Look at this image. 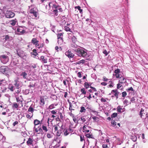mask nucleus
I'll return each instance as SVG.
<instances>
[{"instance_id":"f257e3e1","label":"nucleus","mask_w":148,"mask_h":148,"mask_svg":"<svg viewBox=\"0 0 148 148\" xmlns=\"http://www.w3.org/2000/svg\"><path fill=\"white\" fill-rule=\"evenodd\" d=\"M86 50L83 48H78L77 49L74 50L77 53V54L79 56H82L86 57L87 53L86 52Z\"/></svg>"},{"instance_id":"f03ea898","label":"nucleus","mask_w":148,"mask_h":148,"mask_svg":"<svg viewBox=\"0 0 148 148\" xmlns=\"http://www.w3.org/2000/svg\"><path fill=\"white\" fill-rule=\"evenodd\" d=\"M0 59L1 62L4 64L6 63L9 60L8 57L5 55L0 56Z\"/></svg>"},{"instance_id":"7ed1b4c3","label":"nucleus","mask_w":148,"mask_h":148,"mask_svg":"<svg viewBox=\"0 0 148 148\" xmlns=\"http://www.w3.org/2000/svg\"><path fill=\"white\" fill-rule=\"evenodd\" d=\"M5 16L7 18H12L15 16V14L11 11L7 10L5 14Z\"/></svg>"},{"instance_id":"20e7f679","label":"nucleus","mask_w":148,"mask_h":148,"mask_svg":"<svg viewBox=\"0 0 148 148\" xmlns=\"http://www.w3.org/2000/svg\"><path fill=\"white\" fill-rule=\"evenodd\" d=\"M8 68H7L5 66H1L0 67V72L2 73H8Z\"/></svg>"},{"instance_id":"39448f33","label":"nucleus","mask_w":148,"mask_h":148,"mask_svg":"<svg viewBox=\"0 0 148 148\" xmlns=\"http://www.w3.org/2000/svg\"><path fill=\"white\" fill-rule=\"evenodd\" d=\"M65 54L69 58H73L74 56L73 54L72 53L71 51L69 50H68L67 51H66Z\"/></svg>"},{"instance_id":"423d86ee","label":"nucleus","mask_w":148,"mask_h":148,"mask_svg":"<svg viewBox=\"0 0 148 148\" xmlns=\"http://www.w3.org/2000/svg\"><path fill=\"white\" fill-rule=\"evenodd\" d=\"M90 128V127H87L86 125H84L83 127V131L84 132H85V134L88 133L90 132L89 129Z\"/></svg>"},{"instance_id":"0eeeda50","label":"nucleus","mask_w":148,"mask_h":148,"mask_svg":"<svg viewBox=\"0 0 148 148\" xmlns=\"http://www.w3.org/2000/svg\"><path fill=\"white\" fill-rule=\"evenodd\" d=\"M32 43L35 45L36 47L39 46V44L38 43V41L35 38H33L32 39L31 41Z\"/></svg>"},{"instance_id":"6e6552de","label":"nucleus","mask_w":148,"mask_h":148,"mask_svg":"<svg viewBox=\"0 0 148 148\" xmlns=\"http://www.w3.org/2000/svg\"><path fill=\"white\" fill-rule=\"evenodd\" d=\"M37 57L38 58H38L40 60H41L42 62H43L44 63H47V58H45V57L44 56H41L40 58H39L38 56H37Z\"/></svg>"},{"instance_id":"1a4fd4ad","label":"nucleus","mask_w":148,"mask_h":148,"mask_svg":"<svg viewBox=\"0 0 148 148\" xmlns=\"http://www.w3.org/2000/svg\"><path fill=\"white\" fill-rule=\"evenodd\" d=\"M14 82V85L17 89L21 87V86L20 84V82L17 80H15Z\"/></svg>"},{"instance_id":"9d476101","label":"nucleus","mask_w":148,"mask_h":148,"mask_svg":"<svg viewBox=\"0 0 148 148\" xmlns=\"http://www.w3.org/2000/svg\"><path fill=\"white\" fill-rule=\"evenodd\" d=\"M42 121H40L38 120L37 119H36L34 120V124L35 125V126L34 127V129L35 128V126H36V125H38L39 124H41V122Z\"/></svg>"},{"instance_id":"9b49d317","label":"nucleus","mask_w":148,"mask_h":148,"mask_svg":"<svg viewBox=\"0 0 148 148\" xmlns=\"http://www.w3.org/2000/svg\"><path fill=\"white\" fill-rule=\"evenodd\" d=\"M20 76H22L24 79H26L27 77V73L25 72H22L20 74Z\"/></svg>"},{"instance_id":"f8f14e48","label":"nucleus","mask_w":148,"mask_h":148,"mask_svg":"<svg viewBox=\"0 0 148 148\" xmlns=\"http://www.w3.org/2000/svg\"><path fill=\"white\" fill-rule=\"evenodd\" d=\"M120 78V80H119V82L120 83L123 84L126 82V79L123 77H121Z\"/></svg>"},{"instance_id":"ddd939ff","label":"nucleus","mask_w":148,"mask_h":148,"mask_svg":"<svg viewBox=\"0 0 148 148\" xmlns=\"http://www.w3.org/2000/svg\"><path fill=\"white\" fill-rule=\"evenodd\" d=\"M33 52H31V54L32 56H34V57H36L38 55V53L36 52V50L35 49H34L33 50Z\"/></svg>"},{"instance_id":"4468645a","label":"nucleus","mask_w":148,"mask_h":148,"mask_svg":"<svg viewBox=\"0 0 148 148\" xmlns=\"http://www.w3.org/2000/svg\"><path fill=\"white\" fill-rule=\"evenodd\" d=\"M17 54L20 57H22L23 56V52L20 50L17 51Z\"/></svg>"},{"instance_id":"2eb2a0df","label":"nucleus","mask_w":148,"mask_h":148,"mask_svg":"<svg viewBox=\"0 0 148 148\" xmlns=\"http://www.w3.org/2000/svg\"><path fill=\"white\" fill-rule=\"evenodd\" d=\"M33 141L32 139L31 138H29L27 141V143L28 145H31L32 144Z\"/></svg>"},{"instance_id":"dca6fc26","label":"nucleus","mask_w":148,"mask_h":148,"mask_svg":"<svg viewBox=\"0 0 148 148\" xmlns=\"http://www.w3.org/2000/svg\"><path fill=\"white\" fill-rule=\"evenodd\" d=\"M17 31L18 32H19L21 34H23L25 32V31L24 30L22 29V28L21 27H19L17 29Z\"/></svg>"},{"instance_id":"f3484780","label":"nucleus","mask_w":148,"mask_h":148,"mask_svg":"<svg viewBox=\"0 0 148 148\" xmlns=\"http://www.w3.org/2000/svg\"><path fill=\"white\" fill-rule=\"evenodd\" d=\"M144 110L142 108L141 109L140 111V112L139 115L140 116V117L141 118H143V116H144V114H145V113H144Z\"/></svg>"},{"instance_id":"a211bd4d","label":"nucleus","mask_w":148,"mask_h":148,"mask_svg":"<svg viewBox=\"0 0 148 148\" xmlns=\"http://www.w3.org/2000/svg\"><path fill=\"white\" fill-rule=\"evenodd\" d=\"M4 38L5 40L9 41L12 40V37L9 36L8 35H6L5 36V38Z\"/></svg>"},{"instance_id":"6ab92c4d","label":"nucleus","mask_w":148,"mask_h":148,"mask_svg":"<svg viewBox=\"0 0 148 148\" xmlns=\"http://www.w3.org/2000/svg\"><path fill=\"white\" fill-rule=\"evenodd\" d=\"M68 103L69 104V109L70 110H74V109H73V105L72 103L70 102L69 100H68Z\"/></svg>"},{"instance_id":"aec40b11","label":"nucleus","mask_w":148,"mask_h":148,"mask_svg":"<svg viewBox=\"0 0 148 148\" xmlns=\"http://www.w3.org/2000/svg\"><path fill=\"white\" fill-rule=\"evenodd\" d=\"M0 138H1V142L3 143L5 141V137L3 136L1 134H0Z\"/></svg>"},{"instance_id":"412c9836","label":"nucleus","mask_w":148,"mask_h":148,"mask_svg":"<svg viewBox=\"0 0 148 148\" xmlns=\"http://www.w3.org/2000/svg\"><path fill=\"white\" fill-rule=\"evenodd\" d=\"M76 42H72L71 43V47H72L76 48L78 46L76 44Z\"/></svg>"},{"instance_id":"4be33fe9","label":"nucleus","mask_w":148,"mask_h":148,"mask_svg":"<svg viewBox=\"0 0 148 148\" xmlns=\"http://www.w3.org/2000/svg\"><path fill=\"white\" fill-rule=\"evenodd\" d=\"M58 42L59 44L61 45L63 42V38H58Z\"/></svg>"},{"instance_id":"5701e85b","label":"nucleus","mask_w":148,"mask_h":148,"mask_svg":"<svg viewBox=\"0 0 148 148\" xmlns=\"http://www.w3.org/2000/svg\"><path fill=\"white\" fill-rule=\"evenodd\" d=\"M86 136L88 138H92V134H91L90 132L89 133H86Z\"/></svg>"},{"instance_id":"b1692460","label":"nucleus","mask_w":148,"mask_h":148,"mask_svg":"<svg viewBox=\"0 0 148 148\" xmlns=\"http://www.w3.org/2000/svg\"><path fill=\"white\" fill-rule=\"evenodd\" d=\"M16 22V20L15 19L12 20L10 21V23L12 26H14L15 25Z\"/></svg>"},{"instance_id":"393cba45","label":"nucleus","mask_w":148,"mask_h":148,"mask_svg":"<svg viewBox=\"0 0 148 148\" xmlns=\"http://www.w3.org/2000/svg\"><path fill=\"white\" fill-rule=\"evenodd\" d=\"M111 125L113 127H115L116 125V123L114 120L112 119L111 120Z\"/></svg>"},{"instance_id":"a878e982","label":"nucleus","mask_w":148,"mask_h":148,"mask_svg":"<svg viewBox=\"0 0 148 148\" xmlns=\"http://www.w3.org/2000/svg\"><path fill=\"white\" fill-rule=\"evenodd\" d=\"M62 130H58V131L56 132V135L58 136H60L61 135V134L62 133Z\"/></svg>"},{"instance_id":"bb28decb","label":"nucleus","mask_w":148,"mask_h":148,"mask_svg":"<svg viewBox=\"0 0 148 148\" xmlns=\"http://www.w3.org/2000/svg\"><path fill=\"white\" fill-rule=\"evenodd\" d=\"M40 104L42 106H43L45 104L44 99L42 98H40Z\"/></svg>"},{"instance_id":"cd10ccee","label":"nucleus","mask_w":148,"mask_h":148,"mask_svg":"<svg viewBox=\"0 0 148 148\" xmlns=\"http://www.w3.org/2000/svg\"><path fill=\"white\" fill-rule=\"evenodd\" d=\"M86 110L85 109L84 107L83 106H82L81 107V109L80 110V112H86Z\"/></svg>"},{"instance_id":"c85d7f7f","label":"nucleus","mask_w":148,"mask_h":148,"mask_svg":"<svg viewBox=\"0 0 148 148\" xmlns=\"http://www.w3.org/2000/svg\"><path fill=\"white\" fill-rule=\"evenodd\" d=\"M84 86L86 89H87L89 87L90 85L88 83L85 82L84 84Z\"/></svg>"},{"instance_id":"c756f323","label":"nucleus","mask_w":148,"mask_h":148,"mask_svg":"<svg viewBox=\"0 0 148 148\" xmlns=\"http://www.w3.org/2000/svg\"><path fill=\"white\" fill-rule=\"evenodd\" d=\"M34 110L33 108L31 106H30L28 110V111L29 112H31V113H33L34 112Z\"/></svg>"},{"instance_id":"7c9ffc66","label":"nucleus","mask_w":148,"mask_h":148,"mask_svg":"<svg viewBox=\"0 0 148 148\" xmlns=\"http://www.w3.org/2000/svg\"><path fill=\"white\" fill-rule=\"evenodd\" d=\"M64 30L66 32L69 31L71 32L70 28L67 26H65L64 27Z\"/></svg>"},{"instance_id":"2f4dec72","label":"nucleus","mask_w":148,"mask_h":148,"mask_svg":"<svg viewBox=\"0 0 148 148\" xmlns=\"http://www.w3.org/2000/svg\"><path fill=\"white\" fill-rule=\"evenodd\" d=\"M122 109V108H120V106H118L117 108V111L119 112H122L123 111H121V110Z\"/></svg>"},{"instance_id":"473e14b6","label":"nucleus","mask_w":148,"mask_h":148,"mask_svg":"<svg viewBox=\"0 0 148 148\" xmlns=\"http://www.w3.org/2000/svg\"><path fill=\"white\" fill-rule=\"evenodd\" d=\"M80 91L82 93L81 95L82 94L85 95L86 94V92L84 88L81 89Z\"/></svg>"},{"instance_id":"72a5a7b5","label":"nucleus","mask_w":148,"mask_h":148,"mask_svg":"<svg viewBox=\"0 0 148 148\" xmlns=\"http://www.w3.org/2000/svg\"><path fill=\"white\" fill-rule=\"evenodd\" d=\"M85 62V60H80L77 62V64H84V63Z\"/></svg>"},{"instance_id":"f704fd0d","label":"nucleus","mask_w":148,"mask_h":148,"mask_svg":"<svg viewBox=\"0 0 148 148\" xmlns=\"http://www.w3.org/2000/svg\"><path fill=\"white\" fill-rule=\"evenodd\" d=\"M72 42H77L76 38L75 36H73L71 38Z\"/></svg>"},{"instance_id":"c9c22d12","label":"nucleus","mask_w":148,"mask_h":148,"mask_svg":"<svg viewBox=\"0 0 148 148\" xmlns=\"http://www.w3.org/2000/svg\"><path fill=\"white\" fill-rule=\"evenodd\" d=\"M35 9H36V8H35L31 9L30 10V12H29L30 13H31V14H33L34 13V12H35L36 11H35Z\"/></svg>"},{"instance_id":"e433bc0d","label":"nucleus","mask_w":148,"mask_h":148,"mask_svg":"<svg viewBox=\"0 0 148 148\" xmlns=\"http://www.w3.org/2000/svg\"><path fill=\"white\" fill-rule=\"evenodd\" d=\"M58 38H63V34L62 33H58L57 34Z\"/></svg>"},{"instance_id":"4c0bfd02","label":"nucleus","mask_w":148,"mask_h":148,"mask_svg":"<svg viewBox=\"0 0 148 148\" xmlns=\"http://www.w3.org/2000/svg\"><path fill=\"white\" fill-rule=\"evenodd\" d=\"M117 115V114L116 113H114L112 114L111 115L112 118H115L116 117Z\"/></svg>"},{"instance_id":"58836bf2","label":"nucleus","mask_w":148,"mask_h":148,"mask_svg":"<svg viewBox=\"0 0 148 148\" xmlns=\"http://www.w3.org/2000/svg\"><path fill=\"white\" fill-rule=\"evenodd\" d=\"M54 106V104H52L49 106V109H53L55 108V107Z\"/></svg>"},{"instance_id":"ea45409f","label":"nucleus","mask_w":148,"mask_h":148,"mask_svg":"<svg viewBox=\"0 0 148 148\" xmlns=\"http://www.w3.org/2000/svg\"><path fill=\"white\" fill-rule=\"evenodd\" d=\"M42 128L43 130H44L45 132H47V131L48 130L47 129V127L43 125L42 126Z\"/></svg>"},{"instance_id":"a19ab883","label":"nucleus","mask_w":148,"mask_h":148,"mask_svg":"<svg viewBox=\"0 0 148 148\" xmlns=\"http://www.w3.org/2000/svg\"><path fill=\"white\" fill-rule=\"evenodd\" d=\"M75 8H77L79 10L80 13H81L82 11V10L81 9L80 7L79 6H76L75 7Z\"/></svg>"},{"instance_id":"79ce46f5","label":"nucleus","mask_w":148,"mask_h":148,"mask_svg":"<svg viewBox=\"0 0 148 148\" xmlns=\"http://www.w3.org/2000/svg\"><path fill=\"white\" fill-rule=\"evenodd\" d=\"M120 73V70L119 69H117L114 71V73Z\"/></svg>"},{"instance_id":"37998d69","label":"nucleus","mask_w":148,"mask_h":148,"mask_svg":"<svg viewBox=\"0 0 148 148\" xmlns=\"http://www.w3.org/2000/svg\"><path fill=\"white\" fill-rule=\"evenodd\" d=\"M113 75L116 76V78H119L120 77V74L119 73H116L113 74Z\"/></svg>"},{"instance_id":"c03bdc74","label":"nucleus","mask_w":148,"mask_h":148,"mask_svg":"<svg viewBox=\"0 0 148 148\" xmlns=\"http://www.w3.org/2000/svg\"><path fill=\"white\" fill-rule=\"evenodd\" d=\"M122 97H125L127 95V93L125 91H124L122 93Z\"/></svg>"},{"instance_id":"a18cd8bd","label":"nucleus","mask_w":148,"mask_h":148,"mask_svg":"<svg viewBox=\"0 0 148 148\" xmlns=\"http://www.w3.org/2000/svg\"><path fill=\"white\" fill-rule=\"evenodd\" d=\"M38 133L40 134V133L41 132H42V130L41 129V128L40 127H38Z\"/></svg>"},{"instance_id":"49530a36","label":"nucleus","mask_w":148,"mask_h":148,"mask_svg":"<svg viewBox=\"0 0 148 148\" xmlns=\"http://www.w3.org/2000/svg\"><path fill=\"white\" fill-rule=\"evenodd\" d=\"M121 83H120V82H119V83L117 84V88L118 89H119L121 88V87L122 86V85L121 84Z\"/></svg>"},{"instance_id":"de8ad7c7","label":"nucleus","mask_w":148,"mask_h":148,"mask_svg":"<svg viewBox=\"0 0 148 148\" xmlns=\"http://www.w3.org/2000/svg\"><path fill=\"white\" fill-rule=\"evenodd\" d=\"M73 121H74V122L75 123H76V122L77 123L78 122V120L77 121L75 117V116L74 117H73Z\"/></svg>"},{"instance_id":"09e8293b","label":"nucleus","mask_w":148,"mask_h":148,"mask_svg":"<svg viewBox=\"0 0 148 148\" xmlns=\"http://www.w3.org/2000/svg\"><path fill=\"white\" fill-rule=\"evenodd\" d=\"M126 90L127 91H134V90H133V88H132V87L128 88Z\"/></svg>"},{"instance_id":"8fccbe9b","label":"nucleus","mask_w":148,"mask_h":148,"mask_svg":"<svg viewBox=\"0 0 148 148\" xmlns=\"http://www.w3.org/2000/svg\"><path fill=\"white\" fill-rule=\"evenodd\" d=\"M119 93V92L117 91V92H116L114 94V95L116 97V99H117L118 98V96Z\"/></svg>"},{"instance_id":"3c124183","label":"nucleus","mask_w":148,"mask_h":148,"mask_svg":"<svg viewBox=\"0 0 148 148\" xmlns=\"http://www.w3.org/2000/svg\"><path fill=\"white\" fill-rule=\"evenodd\" d=\"M135 99L134 97H133L132 98H131L130 101L134 103L135 102Z\"/></svg>"},{"instance_id":"603ef678","label":"nucleus","mask_w":148,"mask_h":148,"mask_svg":"<svg viewBox=\"0 0 148 148\" xmlns=\"http://www.w3.org/2000/svg\"><path fill=\"white\" fill-rule=\"evenodd\" d=\"M18 106L17 103H15L13 105V107H15L16 108H17L18 107Z\"/></svg>"},{"instance_id":"864d4df0","label":"nucleus","mask_w":148,"mask_h":148,"mask_svg":"<svg viewBox=\"0 0 148 148\" xmlns=\"http://www.w3.org/2000/svg\"><path fill=\"white\" fill-rule=\"evenodd\" d=\"M69 133L68 132V131L66 130L64 132V134L65 136H66L68 135Z\"/></svg>"},{"instance_id":"5fc2aeb1","label":"nucleus","mask_w":148,"mask_h":148,"mask_svg":"<svg viewBox=\"0 0 148 148\" xmlns=\"http://www.w3.org/2000/svg\"><path fill=\"white\" fill-rule=\"evenodd\" d=\"M102 147L103 148H108L107 144H103L102 145Z\"/></svg>"},{"instance_id":"6e6d98bb","label":"nucleus","mask_w":148,"mask_h":148,"mask_svg":"<svg viewBox=\"0 0 148 148\" xmlns=\"http://www.w3.org/2000/svg\"><path fill=\"white\" fill-rule=\"evenodd\" d=\"M53 127H54V130L55 132L56 131V132L58 131V127L56 126V125H53Z\"/></svg>"},{"instance_id":"4d7b16f0","label":"nucleus","mask_w":148,"mask_h":148,"mask_svg":"<svg viewBox=\"0 0 148 148\" xmlns=\"http://www.w3.org/2000/svg\"><path fill=\"white\" fill-rule=\"evenodd\" d=\"M103 53L105 55V56H106L108 55V53L107 52L106 50H104L103 52Z\"/></svg>"},{"instance_id":"13d9d810","label":"nucleus","mask_w":148,"mask_h":148,"mask_svg":"<svg viewBox=\"0 0 148 148\" xmlns=\"http://www.w3.org/2000/svg\"><path fill=\"white\" fill-rule=\"evenodd\" d=\"M103 80L104 81H107L108 80V79L105 76H104L103 77Z\"/></svg>"},{"instance_id":"bf43d9fd","label":"nucleus","mask_w":148,"mask_h":148,"mask_svg":"<svg viewBox=\"0 0 148 148\" xmlns=\"http://www.w3.org/2000/svg\"><path fill=\"white\" fill-rule=\"evenodd\" d=\"M90 88L92 89V90H93L94 91H95V92L97 91V90L95 88L93 87L92 86H90Z\"/></svg>"},{"instance_id":"052dcab7","label":"nucleus","mask_w":148,"mask_h":148,"mask_svg":"<svg viewBox=\"0 0 148 148\" xmlns=\"http://www.w3.org/2000/svg\"><path fill=\"white\" fill-rule=\"evenodd\" d=\"M38 14V12H37L36 11L35 12H34V13L33 14L34 15L35 17H37V16Z\"/></svg>"},{"instance_id":"680f3d73","label":"nucleus","mask_w":148,"mask_h":148,"mask_svg":"<svg viewBox=\"0 0 148 148\" xmlns=\"http://www.w3.org/2000/svg\"><path fill=\"white\" fill-rule=\"evenodd\" d=\"M132 140L133 141H135L137 140V138L136 136H134V137L132 138Z\"/></svg>"},{"instance_id":"e2e57ef3","label":"nucleus","mask_w":148,"mask_h":148,"mask_svg":"<svg viewBox=\"0 0 148 148\" xmlns=\"http://www.w3.org/2000/svg\"><path fill=\"white\" fill-rule=\"evenodd\" d=\"M18 123V122L17 121H16L13 123V125L14 126H15L16 125H17Z\"/></svg>"},{"instance_id":"0e129e2a","label":"nucleus","mask_w":148,"mask_h":148,"mask_svg":"<svg viewBox=\"0 0 148 148\" xmlns=\"http://www.w3.org/2000/svg\"><path fill=\"white\" fill-rule=\"evenodd\" d=\"M77 75L78 76L79 78H80L82 77V75L80 72H79L78 73Z\"/></svg>"},{"instance_id":"69168bd1","label":"nucleus","mask_w":148,"mask_h":148,"mask_svg":"<svg viewBox=\"0 0 148 148\" xmlns=\"http://www.w3.org/2000/svg\"><path fill=\"white\" fill-rule=\"evenodd\" d=\"M35 86V84H30L29 86L30 87V88H31V87H34Z\"/></svg>"},{"instance_id":"338daca9","label":"nucleus","mask_w":148,"mask_h":148,"mask_svg":"<svg viewBox=\"0 0 148 148\" xmlns=\"http://www.w3.org/2000/svg\"><path fill=\"white\" fill-rule=\"evenodd\" d=\"M47 136L49 138H50L52 137V135L50 134H47Z\"/></svg>"},{"instance_id":"774afa93","label":"nucleus","mask_w":148,"mask_h":148,"mask_svg":"<svg viewBox=\"0 0 148 148\" xmlns=\"http://www.w3.org/2000/svg\"><path fill=\"white\" fill-rule=\"evenodd\" d=\"M10 90L12 91H14V86H11L10 87Z\"/></svg>"}]
</instances>
